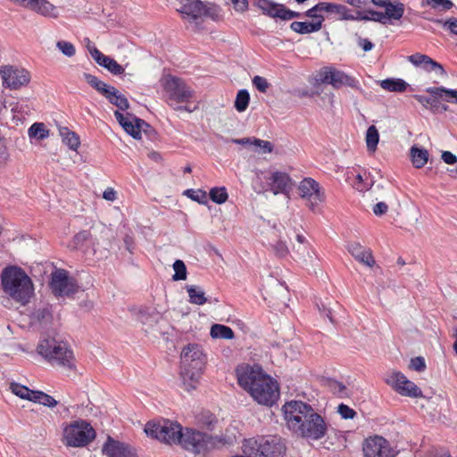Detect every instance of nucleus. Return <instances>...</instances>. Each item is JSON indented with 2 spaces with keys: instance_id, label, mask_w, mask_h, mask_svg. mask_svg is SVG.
I'll return each instance as SVG.
<instances>
[{
  "instance_id": "nucleus-30",
  "label": "nucleus",
  "mask_w": 457,
  "mask_h": 457,
  "mask_svg": "<svg viewBox=\"0 0 457 457\" xmlns=\"http://www.w3.org/2000/svg\"><path fill=\"white\" fill-rule=\"evenodd\" d=\"M384 9L383 14L386 24L391 21H399L404 13V4L399 0H392Z\"/></svg>"
},
{
  "instance_id": "nucleus-22",
  "label": "nucleus",
  "mask_w": 457,
  "mask_h": 457,
  "mask_svg": "<svg viewBox=\"0 0 457 457\" xmlns=\"http://www.w3.org/2000/svg\"><path fill=\"white\" fill-rule=\"evenodd\" d=\"M270 187L274 195L288 194L292 189V179L286 172L274 171L269 178Z\"/></svg>"
},
{
  "instance_id": "nucleus-21",
  "label": "nucleus",
  "mask_w": 457,
  "mask_h": 457,
  "mask_svg": "<svg viewBox=\"0 0 457 457\" xmlns=\"http://www.w3.org/2000/svg\"><path fill=\"white\" fill-rule=\"evenodd\" d=\"M407 60L416 67L422 68L428 72L435 71L436 74L445 77L446 71L444 67L437 62L434 61L428 55L416 53L407 57Z\"/></svg>"
},
{
  "instance_id": "nucleus-2",
  "label": "nucleus",
  "mask_w": 457,
  "mask_h": 457,
  "mask_svg": "<svg viewBox=\"0 0 457 457\" xmlns=\"http://www.w3.org/2000/svg\"><path fill=\"white\" fill-rule=\"evenodd\" d=\"M236 372L240 386L249 392L257 403L271 406L277 402L279 397L278 383L264 374L259 366H239Z\"/></svg>"
},
{
  "instance_id": "nucleus-10",
  "label": "nucleus",
  "mask_w": 457,
  "mask_h": 457,
  "mask_svg": "<svg viewBox=\"0 0 457 457\" xmlns=\"http://www.w3.org/2000/svg\"><path fill=\"white\" fill-rule=\"evenodd\" d=\"M211 440L212 435L193 428H184L179 445L191 453L201 454L210 451Z\"/></svg>"
},
{
  "instance_id": "nucleus-45",
  "label": "nucleus",
  "mask_w": 457,
  "mask_h": 457,
  "mask_svg": "<svg viewBox=\"0 0 457 457\" xmlns=\"http://www.w3.org/2000/svg\"><path fill=\"white\" fill-rule=\"evenodd\" d=\"M212 439H213V440H211L210 451L212 449H215V448L222 447V446L232 445L236 441L235 436H226V435L225 436H212Z\"/></svg>"
},
{
  "instance_id": "nucleus-27",
  "label": "nucleus",
  "mask_w": 457,
  "mask_h": 457,
  "mask_svg": "<svg viewBox=\"0 0 457 457\" xmlns=\"http://www.w3.org/2000/svg\"><path fill=\"white\" fill-rule=\"evenodd\" d=\"M255 5L262 10V13L271 17L279 18L282 20L285 5L282 4L275 3L271 0H254Z\"/></svg>"
},
{
  "instance_id": "nucleus-29",
  "label": "nucleus",
  "mask_w": 457,
  "mask_h": 457,
  "mask_svg": "<svg viewBox=\"0 0 457 457\" xmlns=\"http://www.w3.org/2000/svg\"><path fill=\"white\" fill-rule=\"evenodd\" d=\"M103 96L110 104L115 105L120 111H126L129 108L127 97L112 86H110Z\"/></svg>"
},
{
  "instance_id": "nucleus-47",
  "label": "nucleus",
  "mask_w": 457,
  "mask_h": 457,
  "mask_svg": "<svg viewBox=\"0 0 457 457\" xmlns=\"http://www.w3.org/2000/svg\"><path fill=\"white\" fill-rule=\"evenodd\" d=\"M293 250L296 254L297 259L305 263L309 259L312 260L315 254L314 251L309 248V245H299L298 246H294Z\"/></svg>"
},
{
  "instance_id": "nucleus-49",
  "label": "nucleus",
  "mask_w": 457,
  "mask_h": 457,
  "mask_svg": "<svg viewBox=\"0 0 457 457\" xmlns=\"http://www.w3.org/2000/svg\"><path fill=\"white\" fill-rule=\"evenodd\" d=\"M209 195L211 200L218 204L225 203L228 199V193L224 187L212 188Z\"/></svg>"
},
{
  "instance_id": "nucleus-31",
  "label": "nucleus",
  "mask_w": 457,
  "mask_h": 457,
  "mask_svg": "<svg viewBox=\"0 0 457 457\" xmlns=\"http://www.w3.org/2000/svg\"><path fill=\"white\" fill-rule=\"evenodd\" d=\"M324 12L330 14H337L339 16L340 20L345 21H355L358 18H355L353 14H352L351 10L348 9L344 4H334L323 2Z\"/></svg>"
},
{
  "instance_id": "nucleus-55",
  "label": "nucleus",
  "mask_w": 457,
  "mask_h": 457,
  "mask_svg": "<svg viewBox=\"0 0 457 457\" xmlns=\"http://www.w3.org/2000/svg\"><path fill=\"white\" fill-rule=\"evenodd\" d=\"M57 48L66 56L71 57L75 54L76 50L73 44L68 42V41H58L56 43Z\"/></svg>"
},
{
  "instance_id": "nucleus-40",
  "label": "nucleus",
  "mask_w": 457,
  "mask_h": 457,
  "mask_svg": "<svg viewBox=\"0 0 457 457\" xmlns=\"http://www.w3.org/2000/svg\"><path fill=\"white\" fill-rule=\"evenodd\" d=\"M30 395H32L31 402L38 403L50 408L57 405V401L53 396L42 391H33Z\"/></svg>"
},
{
  "instance_id": "nucleus-3",
  "label": "nucleus",
  "mask_w": 457,
  "mask_h": 457,
  "mask_svg": "<svg viewBox=\"0 0 457 457\" xmlns=\"http://www.w3.org/2000/svg\"><path fill=\"white\" fill-rule=\"evenodd\" d=\"M3 291L12 300L25 305L34 294L31 278L20 267L8 266L2 270Z\"/></svg>"
},
{
  "instance_id": "nucleus-17",
  "label": "nucleus",
  "mask_w": 457,
  "mask_h": 457,
  "mask_svg": "<svg viewBox=\"0 0 457 457\" xmlns=\"http://www.w3.org/2000/svg\"><path fill=\"white\" fill-rule=\"evenodd\" d=\"M362 451L364 457H394V450L388 441L379 436L366 439Z\"/></svg>"
},
{
  "instance_id": "nucleus-4",
  "label": "nucleus",
  "mask_w": 457,
  "mask_h": 457,
  "mask_svg": "<svg viewBox=\"0 0 457 457\" xmlns=\"http://www.w3.org/2000/svg\"><path fill=\"white\" fill-rule=\"evenodd\" d=\"M37 352L54 367L68 370H72L75 367L74 354L67 343L57 340L50 335H44L40 337Z\"/></svg>"
},
{
  "instance_id": "nucleus-35",
  "label": "nucleus",
  "mask_w": 457,
  "mask_h": 457,
  "mask_svg": "<svg viewBox=\"0 0 457 457\" xmlns=\"http://www.w3.org/2000/svg\"><path fill=\"white\" fill-rule=\"evenodd\" d=\"M162 319V314L153 308H144L139 312V320L148 327H154Z\"/></svg>"
},
{
  "instance_id": "nucleus-11",
  "label": "nucleus",
  "mask_w": 457,
  "mask_h": 457,
  "mask_svg": "<svg viewBox=\"0 0 457 457\" xmlns=\"http://www.w3.org/2000/svg\"><path fill=\"white\" fill-rule=\"evenodd\" d=\"M163 89L170 105L188 102L193 97V90L182 79L175 76L169 75L164 79Z\"/></svg>"
},
{
  "instance_id": "nucleus-24",
  "label": "nucleus",
  "mask_w": 457,
  "mask_h": 457,
  "mask_svg": "<svg viewBox=\"0 0 457 457\" xmlns=\"http://www.w3.org/2000/svg\"><path fill=\"white\" fill-rule=\"evenodd\" d=\"M91 56L98 65L105 68L113 75H120L124 72V68L120 64L102 54L96 47H93L91 50Z\"/></svg>"
},
{
  "instance_id": "nucleus-28",
  "label": "nucleus",
  "mask_w": 457,
  "mask_h": 457,
  "mask_svg": "<svg viewBox=\"0 0 457 457\" xmlns=\"http://www.w3.org/2000/svg\"><path fill=\"white\" fill-rule=\"evenodd\" d=\"M195 423L202 429L213 431L218 423V419L210 411L203 410L195 414Z\"/></svg>"
},
{
  "instance_id": "nucleus-41",
  "label": "nucleus",
  "mask_w": 457,
  "mask_h": 457,
  "mask_svg": "<svg viewBox=\"0 0 457 457\" xmlns=\"http://www.w3.org/2000/svg\"><path fill=\"white\" fill-rule=\"evenodd\" d=\"M355 18H358L356 21H371L379 22L383 25L386 24L383 12L366 10L364 14H362L361 12H357Z\"/></svg>"
},
{
  "instance_id": "nucleus-48",
  "label": "nucleus",
  "mask_w": 457,
  "mask_h": 457,
  "mask_svg": "<svg viewBox=\"0 0 457 457\" xmlns=\"http://www.w3.org/2000/svg\"><path fill=\"white\" fill-rule=\"evenodd\" d=\"M29 136L37 139H44L48 137V130L46 129L44 123H34L29 129Z\"/></svg>"
},
{
  "instance_id": "nucleus-62",
  "label": "nucleus",
  "mask_w": 457,
  "mask_h": 457,
  "mask_svg": "<svg viewBox=\"0 0 457 457\" xmlns=\"http://www.w3.org/2000/svg\"><path fill=\"white\" fill-rule=\"evenodd\" d=\"M410 369L416 371H423L426 369V363L423 357L418 356L411 360Z\"/></svg>"
},
{
  "instance_id": "nucleus-37",
  "label": "nucleus",
  "mask_w": 457,
  "mask_h": 457,
  "mask_svg": "<svg viewBox=\"0 0 457 457\" xmlns=\"http://www.w3.org/2000/svg\"><path fill=\"white\" fill-rule=\"evenodd\" d=\"M380 87L389 92H404L408 84L402 79H386L380 81Z\"/></svg>"
},
{
  "instance_id": "nucleus-46",
  "label": "nucleus",
  "mask_w": 457,
  "mask_h": 457,
  "mask_svg": "<svg viewBox=\"0 0 457 457\" xmlns=\"http://www.w3.org/2000/svg\"><path fill=\"white\" fill-rule=\"evenodd\" d=\"M327 384L329 390L338 397H346L349 395L348 389L342 382L335 379H328Z\"/></svg>"
},
{
  "instance_id": "nucleus-26",
  "label": "nucleus",
  "mask_w": 457,
  "mask_h": 457,
  "mask_svg": "<svg viewBox=\"0 0 457 457\" xmlns=\"http://www.w3.org/2000/svg\"><path fill=\"white\" fill-rule=\"evenodd\" d=\"M95 245L94 238L89 230H82L77 233L69 243V247L72 250L87 251Z\"/></svg>"
},
{
  "instance_id": "nucleus-25",
  "label": "nucleus",
  "mask_w": 457,
  "mask_h": 457,
  "mask_svg": "<svg viewBox=\"0 0 457 457\" xmlns=\"http://www.w3.org/2000/svg\"><path fill=\"white\" fill-rule=\"evenodd\" d=\"M348 252L360 262L366 266L373 267L376 263L371 250L364 247L358 242H351L347 245Z\"/></svg>"
},
{
  "instance_id": "nucleus-16",
  "label": "nucleus",
  "mask_w": 457,
  "mask_h": 457,
  "mask_svg": "<svg viewBox=\"0 0 457 457\" xmlns=\"http://www.w3.org/2000/svg\"><path fill=\"white\" fill-rule=\"evenodd\" d=\"M320 80L324 84L331 85L334 88H340L343 86H347L352 88L358 87V81L345 72L333 69L325 68L320 73Z\"/></svg>"
},
{
  "instance_id": "nucleus-58",
  "label": "nucleus",
  "mask_w": 457,
  "mask_h": 457,
  "mask_svg": "<svg viewBox=\"0 0 457 457\" xmlns=\"http://www.w3.org/2000/svg\"><path fill=\"white\" fill-rule=\"evenodd\" d=\"M185 195L200 204H203L206 201V193L201 189H187L186 190Z\"/></svg>"
},
{
  "instance_id": "nucleus-1",
  "label": "nucleus",
  "mask_w": 457,
  "mask_h": 457,
  "mask_svg": "<svg viewBox=\"0 0 457 457\" xmlns=\"http://www.w3.org/2000/svg\"><path fill=\"white\" fill-rule=\"evenodd\" d=\"M282 410L288 428L297 436L316 441L327 434L328 425L311 405L291 401L285 403Z\"/></svg>"
},
{
  "instance_id": "nucleus-20",
  "label": "nucleus",
  "mask_w": 457,
  "mask_h": 457,
  "mask_svg": "<svg viewBox=\"0 0 457 457\" xmlns=\"http://www.w3.org/2000/svg\"><path fill=\"white\" fill-rule=\"evenodd\" d=\"M407 60L416 67L422 68L428 72L435 71L436 74L445 77L446 71L444 67L437 62L434 61L428 55L416 53L407 57Z\"/></svg>"
},
{
  "instance_id": "nucleus-44",
  "label": "nucleus",
  "mask_w": 457,
  "mask_h": 457,
  "mask_svg": "<svg viewBox=\"0 0 457 457\" xmlns=\"http://www.w3.org/2000/svg\"><path fill=\"white\" fill-rule=\"evenodd\" d=\"M250 95L246 89H241L237 92L235 100V108L242 112L245 111L249 105Z\"/></svg>"
},
{
  "instance_id": "nucleus-63",
  "label": "nucleus",
  "mask_w": 457,
  "mask_h": 457,
  "mask_svg": "<svg viewBox=\"0 0 457 457\" xmlns=\"http://www.w3.org/2000/svg\"><path fill=\"white\" fill-rule=\"evenodd\" d=\"M413 97L420 104H422V106H424L425 108H428L430 110L431 108V105L433 104V101H434V96H420V95H415L413 96Z\"/></svg>"
},
{
  "instance_id": "nucleus-56",
  "label": "nucleus",
  "mask_w": 457,
  "mask_h": 457,
  "mask_svg": "<svg viewBox=\"0 0 457 457\" xmlns=\"http://www.w3.org/2000/svg\"><path fill=\"white\" fill-rule=\"evenodd\" d=\"M322 12H324L323 2H320L313 7L307 10L305 12V16L312 18V19H317V21H318V20L324 19L321 14Z\"/></svg>"
},
{
  "instance_id": "nucleus-38",
  "label": "nucleus",
  "mask_w": 457,
  "mask_h": 457,
  "mask_svg": "<svg viewBox=\"0 0 457 457\" xmlns=\"http://www.w3.org/2000/svg\"><path fill=\"white\" fill-rule=\"evenodd\" d=\"M31 10L44 16L56 17V7L46 0H37V4Z\"/></svg>"
},
{
  "instance_id": "nucleus-6",
  "label": "nucleus",
  "mask_w": 457,
  "mask_h": 457,
  "mask_svg": "<svg viewBox=\"0 0 457 457\" xmlns=\"http://www.w3.org/2000/svg\"><path fill=\"white\" fill-rule=\"evenodd\" d=\"M242 449L248 457H283L286 445L278 436H264L245 439Z\"/></svg>"
},
{
  "instance_id": "nucleus-53",
  "label": "nucleus",
  "mask_w": 457,
  "mask_h": 457,
  "mask_svg": "<svg viewBox=\"0 0 457 457\" xmlns=\"http://www.w3.org/2000/svg\"><path fill=\"white\" fill-rule=\"evenodd\" d=\"M33 316L35 320L42 323H47L52 320V312L48 307L37 309Z\"/></svg>"
},
{
  "instance_id": "nucleus-54",
  "label": "nucleus",
  "mask_w": 457,
  "mask_h": 457,
  "mask_svg": "<svg viewBox=\"0 0 457 457\" xmlns=\"http://www.w3.org/2000/svg\"><path fill=\"white\" fill-rule=\"evenodd\" d=\"M270 246L275 255L279 258L286 257L289 253L288 247L284 241L278 240L275 244H270Z\"/></svg>"
},
{
  "instance_id": "nucleus-15",
  "label": "nucleus",
  "mask_w": 457,
  "mask_h": 457,
  "mask_svg": "<svg viewBox=\"0 0 457 457\" xmlns=\"http://www.w3.org/2000/svg\"><path fill=\"white\" fill-rule=\"evenodd\" d=\"M426 92L434 96V101L430 111L433 113H439L448 111L449 107L440 102L439 98L446 102L457 104V90L449 89L445 87H430L426 88Z\"/></svg>"
},
{
  "instance_id": "nucleus-52",
  "label": "nucleus",
  "mask_w": 457,
  "mask_h": 457,
  "mask_svg": "<svg viewBox=\"0 0 457 457\" xmlns=\"http://www.w3.org/2000/svg\"><path fill=\"white\" fill-rule=\"evenodd\" d=\"M423 4L433 9H441L442 11H448L453 6V3L451 0H425Z\"/></svg>"
},
{
  "instance_id": "nucleus-43",
  "label": "nucleus",
  "mask_w": 457,
  "mask_h": 457,
  "mask_svg": "<svg viewBox=\"0 0 457 457\" xmlns=\"http://www.w3.org/2000/svg\"><path fill=\"white\" fill-rule=\"evenodd\" d=\"M83 78L93 88H95L102 96L104 95V93H106L107 88L110 87V85L104 83V81L100 80L97 77L90 73H83Z\"/></svg>"
},
{
  "instance_id": "nucleus-33",
  "label": "nucleus",
  "mask_w": 457,
  "mask_h": 457,
  "mask_svg": "<svg viewBox=\"0 0 457 457\" xmlns=\"http://www.w3.org/2000/svg\"><path fill=\"white\" fill-rule=\"evenodd\" d=\"M189 302L193 304L203 305L211 300L205 296L204 289L199 286H187Z\"/></svg>"
},
{
  "instance_id": "nucleus-36",
  "label": "nucleus",
  "mask_w": 457,
  "mask_h": 457,
  "mask_svg": "<svg viewBox=\"0 0 457 457\" xmlns=\"http://www.w3.org/2000/svg\"><path fill=\"white\" fill-rule=\"evenodd\" d=\"M60 136L62 138V142L69 146L70 149L76 151L79 145V137L73 131H71L67 127H62L59 129Z\"/></svg>"
},
{
  "instance_id": "nucleus-42",
  "label": "nucleus",
  "mask_w": 457,
  "mask_h": 457,
  "mask_svg": "<svg viewBox=\"0 0 457 457\" xmlns=\"http://www.w3.org/2000/svg\"><path fill=\"white\" fill-rule=\"evenodd\" d=\"M366 145L370 152H375L379 141V134L376 126L371 125L366 131Z\"/></svg>"
},
{
  "instance_id": "nucleus-61",
  "label": "nucleus",
  "mask_w": 457,
  "mask_h": 457,
  "mask_svg": "<svg viewBox=\"0 0 457 457\" xmlns=\"http://www.w3.org/2000/svg\"><path fill=\"white\" fill-rule=\"evenodd\" d=\"M338 413L345 420L353 419L356 415V412L353 409L350 408L348 405L341 403L338 405Z\"/></svg>"
},
{
  "instance_id": "nucleus-18",
  "label": "nucleus",
  "mask_w": 457,
  "mask_h": 457,
  "mask_svg": "<svg viewBox=\"0 0 457 457\" xmlns=\"http://www.w3.org/2000/svg\"><path fill=\"white\" fill-rule=\"evenodd\" d=\"M299 195L307 201V205L312 211L322 200L320 184L312 178L303 179L298 186Z\"/></svg>"
},
{
  "instance_id": "nucleus-60",
  "label": "nucleus",
  "mask_w": 457,
  "mask_h": 457,
  "mask_svg": "<svg viewBox=\"0 0 457 457\" xmlns=\"http://www.w3.org/2000/svg\"><path fill=\"white\" fill-rule=\"evenodd\" d=\"M253 145L260 147L262 149V153L263 154H269L273 151V145L270 141L253 138Z\"/></svg>"
},
{
  "instance_id": "nucleus-39",
  "label": "nucleus",
  "mask_w": 457,
  "mask_h": 457,
  "mask_svg": "<svg viewBox=\"0 0 457 457\" xmlns=\"http://www.w3.org/2000/svg\"><path fill=\"white\" fill-rule=\"evenodd\" d=\"M211 336L212 338L232 339L234 331L228 326L214 324L211 328Z\"/></svg>"
},
{
  "instance_id": "nucleus-59",
  "label": "nucleus",
  "mask_w": 457,
  "mask_h": 457,
  "mask_svg": "<svg viewBox=\"0 0 457 457\" xmlns=\"http://www.w3.org/2000/svg\"><path fill=\"white\" fill-rule=\"evenodd\" d=\"M435 22L442 24L443 27L449 29L451 33L457 35V18H450L445 21L442 20H435Z\"/></svg>"
},
{
  "instance_id": "nucleus-8",
  "label": "nucleus",
  "mask_w": 457,
  "mask_h": 457,
  "mask_svg": "<svg viewBox=\"0 0 457 457\" xmlns=\"http://www.w3.org/2000/svg\"><path fill=\"white\" fill-rule=\"evenodd\" d=\"M96 438V431L85 420L71 421L63 428V442L67 446L84 447Z\"/></svg>"
},
{
  "instance_id": "nucleus-51",
  "label": "nucleus",
  "mask_w": 457,
  "mask_h": 457,
  "mask_svg": "<svg viewBox=\"0 0 457 457\" xmlns=\"http://www.w3.org/2000/svg\"><path fill=\"white\" fill-rule=\"evenodd\" d=\"M173 269L175 274L172 277V279L175 281L184 280L187 278V268L185 263L181 260H176L173 263Z\"/></svg>"
},
{
  "instance_id": "nucleus-12",
  "label": "nucleus",
  "mask_w": 457,
  "mask_h": 457,
  "mask_svg": "<svg viewBox=\"0 0 457 457\" xmlns=\"http://www.w3.org/2000/svg\"><path fill=\"white\" fill-rule=\"evenodd\" d=\"M0 77L3 86L11 90H17L26 87L30 81V73L21 67L4 65L0 68Z\"/></svg>"
},
{
  "instance_id": "nucleus-34",
  "label": "nucleus",
  "mask_w": 457,
  "mask_h": 457,
  "mask_svg": "<svg viewBox=\"0 0 457 457\" xmlns=\"http://www.w3.org/2000/svg\"><path fill=\"white\" fill-rule=\"evenodd\" d=\"M410 155L413 166L417 169H420L428 162L429 154L428 150L413 145L411 147Z\"/></svg>"
},
{
  "instance_id": "nucleus-64",
  "label": "nucleus",
  "mask_w": 457,
  "mask_h": 457,
  "mask_svg": "<svg viewBox=\"0 0 457 457\" xmlns=\"http://www.w3.org/2000/svg\"><path fill=\"white\" fill-rule=\"evenodd\" d=\"M387 210H388V206L384 202H379L377 204H375L373 207V212L377 216H381V215L385 214L387 212Z\"/></svg>"
},
{
  "instance_id": "nucleus-5",
  "label": "nucleus",
  "mask_w": 457,
  "mask_h": 457,
  "mask_svg": "<svg viewBox=\"0 0 457 457\" xmlns=\"http://www.w3.org/2000/svg\"><path fill=\"white\" fill-rule=\"evenodd\" d=\"M206 364V356L196 344L185 346L180 354V376L187 391L195 389Z\"/></svg>"
},
{
  "instance_id": "nucleus-13",
  "label": "nucleus",
  "mask_w": 457,
  "mask_h": 457,
  "mask_svg": "<svg viewBox=\"0 0 457 457\" xmlns=\"http://www.w3.org/2000/svg\"><path fill=\"white\" fill-rule=\"evenodd\" d=\"M386 383L403 396L411 398L423 396L421 389L400 371H393L388 374L386 378Z\"/></svg>"
},
{
  "instance_id": "nucleus-7",
  "label": "nucleus",
  "mask_w": 457,
  "mask_h": 457,
  "mask_svg": "<svg viewBox=\"0 0 457 457\" xmlns=\"http://www.w3.org/2000/svg\"><path fill=\"white\" fill-rule=\"evenodd\" d=\"M180 6L178 12L182 18L194 23L197 29H201L199 21L203 17L211 18L216 21L220 18V8L212 3H204L201 0H179Z\"/></svg>"
},
{
  "instance_id": "nucleus-50",
  "label": "nucleus",
  "mask_w": 457,
  "mask_h": 457,
  "mask_svg": "<svg viewBox=\"0 0 457 457\" xmlns=\"http://www.w3.org/2000/svg\"><path fill=\"white\" fill-rule=\"evenodd\" d=\"M11 389L12 392L19 396L21 399H26L30 401L31 400V393H33L34 390H30L29 387L22 386L18 383H12L11 384Z\"/></svg>"
},
{
  "instance_id": "nucleus-9",
  "label": "nucleus",
  "mask_w": 457,
  "mask_h": 457,
  "mask_svg": "<svg viewBox=\"0 0 457 457\" xmlns=\"http://www.w3.org/2000/svg\"><path fill=\"white\" fill-rule=\"evenodd\" d=\"M184 428L178 421L163 420L159 422L149 421L146 423L145 432L147 436L159 441L172 445H179Z\"/></svg>"
},
{
  "instance_id": "nucleus-57",
  "label": "nucleus",
  "mask_w": 457,
  "mask_h": 457,
  "mask_svg": "<svg viewBox=\"0 0 457 457\" xmlns=\"http://www.w3.org/2000/svg\"><path fill=\"white\" fill-rule=\"evenodd\" d=\"M253 85L256 87L258 91L261 93H266L268 88L270 87V83L268 80L262 76H254L252 79Z\"/></svg>"
},
{
  "instance_id": "nucleus-14",
  "label": "nucleus",
  "mask_w": 457,
  "mask_h": 457,
  "mask_svg": "<svg viewBox=\"0 0 457 457\" xmlns=\"http://www.w3.org/2000/svg\"><path fill=\"white\" fill-rule=\"evenodd\" d=\"M50 288L55 296H69L77 292L74 279L70 278L65 270H56L52 273Z\"/></svg>"
},
{
  "instance_id": "nucleus-23",
  "label": "nucleus",
  "mask_w": 457,
  "mask_h": 457,
  "mask_svg": "<svg viewBox=\"0 0 457 457\" xmlns=\"http://www.w3.org/2000/svg\"><path fill=\"white\" fill-rule=\"evenodd\" d=\"M103 453L107 457H136L132 449L126 444L108 437L103 447Z\"/></svg>"
},
{
  "instance_id": "nucleus-32",
  "label": "nucleus",
  "mask_w": 457,
  "mask_h": 457,
  "mask_svg": "<svg viewBox=\"0 0 457 457\" xmlns=\"http://www.w3.org/2000/svg\"><path fill=\"white\" fill-rule=\"evenodd\" d=\"M324 19L315 21H293L290 29L298 34H310L319 31L322 28Z\"/></svg>"
},
{
  "instance_id": "nucleus-19",
  "label": "nucleus",
  "mask_w": 457,
  "mask_h": 457,
  "mask_svg": "<svg viewBox=\"0 0 457 457\" xmlns=\"http://www.w3.org/2000/svg\"><path fill=\"white\" fill-rule=\"evenodd\" d=\"M114 116L124 130L135 139L141 138V130L149 128V124L132 114L125 116L119 110L114 112Z\"/></svg>"
}]
</instances>
